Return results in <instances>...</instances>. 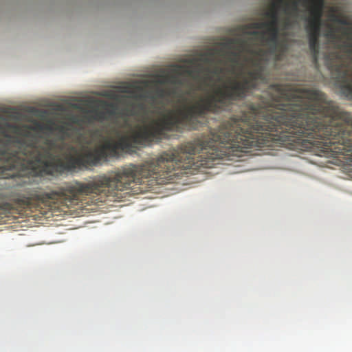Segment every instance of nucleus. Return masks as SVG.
<instances>
[{"mask_svg": "<svg viewBox=\"0 0 352 352\" xmlns=\"http://www.w3.org/2000/svg\"><path fill=\"white\" fill-rule=\"evenodd\" d=\"M224 68L219 65H215L213 69L209 67H203L204 76L201 79V84H204V87H209V82L212 80V76H216L218 77L217 81L221 82V78L219 77L221 74L224 72Z\"/></svg>", "mask_w": 352, "mask_h": 352, "instance_id": "1a4fd4ad", "label": "nucleus"}, {"mask_svg": "<svg viewBox=\"0 0 352 352\" xmlns=\"http://www.w3.org/2000/svg\"><path fill=\"white\" fill-rule=\"evenodd\" d=\"M110 106L112 107V109L109 111V113L111 115H115L116 113L115 107L112 104H111Z\"/></svg>", "mask_w": 352, "mask_h": 352, "instance_id": "a211bd4d", "label": "nucleus"}, {"mask_svg": "<svg viewBox=\"0 0 352 352\" xmlns=\"http://www.w3.org/2000/svg\"><path fill=\"white\" fill-rule=\"evenodd\" d=\"M310 15L306 19L307 25L306 29L321 30L322 16L323 10L309 7Z\"/></svg>", "mask_w": 352, "mask_h": 352, "instance_id": "6e6552de", "label": "nucleus"}, {"mask_svg": "<svg viewBox=\"0 0 352 352\" xmlns=\"http://www.w3.org/2000/svg\"><path fill=\"white\" fill-rule=\"evenodd\" d=\"M327 36L330 38H336V34L335 30L333 28H331L328 31V32L327 34Z\"/></svg>", "mask_w": 352, "mask_h": 352, "instance_id": "dca6fc26", "label": "nucleus"}, {"mask_svg": "<svg viewBox=\"0 0 352 352\" xmlns=\"http://www.w3.org/2000/svg\"><path fill=\"white\" fill-rule=\"evenodd\" d=\"M253 31H265L267 32V37H268V24L267 21L253 22L243 26V33L248 36H245V38L248 39L250 42H252V44L254 46H257L256 43H258L259 45L261 46H265L264 45H262L259 41L254 40L252 38L251 32Z\"/></svg>", "mask_w": 352, "mask_h": 352, "instance_id": "423d86ee", "label": "nucleus"}, {"mask_svg": "<svg viewBox=\"0 0 352 352\" xmlns=\"http://www.w3.org/2000/svg\"><path fill=\"white\" fill-rule=\"evenodd\" d=\"M38 127L41 128V125L39 124H36Z\"/></svg>", "mask_w": 352, "mask_h": 352, "instance_id": "412c9836", "label": "nucleus"}, {"mask_svg": "<svg viewBox=\"0 0 352 352\" xmlns=\"http://www.w3.org/2000/svg\"><path fill=\"white\" fill-rule=\"evenodd\" d=\"M324 0H305V3L309 4V7L323 10Z\"/></svg>", "mask_w": 352, "mask_h": 352, "instance_id": "ddd939ff", "label": "nucleus"}, {"mask_svg": "<svg viewBox=\"0 0 352 352\" xmlns=\"http://www.w3.org/2000/svg\"><path fill=\"white\" fill-rule=\"evenodd\" d=\"M221 45L229 50L224 51L221 48V56L244 59V62L250 63L252 68L245 72L241 71V80L228 78L206 91L192 105L179 110V113L185 119L207 112L218 114L230 111L236 102L245 99L257 87L258 82H264L266 80L264 72L270 54L268 50L254 46L252 42L244 37L229 38Z\"/></svg>", "mask_w": 352, "mask_h": 352, "instance_id": "7ed1b4c3", "label": "nucleus"}, {"mask_svg": "<svg viewBox=\"0 0 352 352\" xmlns=\"http://www.w3.org/2000/svg\"><path fill=\"white\" fill-rule=\"evenodd\" d=\"M138 107L140 108L141 109H143L144 108V107L142 104H138Z\"/></svg>", "mask_w": 352, "mask_h": 352, "instance_id": "aec40b11", "label": "nucleus"}, {"mask_svg": "<svg viewBox=\"0 0 352 352\" xmlns=\"http://www.w3.org/2000/svg\"><path fill=\"white\" fill-rule=\"evenodd\" d=\"M326 63L352 96L350 65L338 52L327 55ZM274 146L311 150L320 156L342 155L352 165V116L318 89L272 84L252 103V148Z\"/></svg>", "mask_w": 352, "mask_h": 352, "instance_id": "f257e3e1", "label": "nucleus"}, {"mask_svg": "<svg viewBox=\"0 0 352 352\" xmlns=\"http://www.w3.org/2000/svg\"><path fill=\"white\" fill-rule=\"evenodd\" d=\"M265 16L270 19L267 21L269 36L267 37L265 31H253L251 32L252 38L259 41L262 45H266L270 55L276 56V60H278L279 55L277 54L279 36L278 5L274 3L270 10L265 13Z\"/></svg>", "mask_w": 352, "mask_h": 352, "instance_id": "39448f33", "label": "nucleus"}, {"mask_svg": "<svg viewBox=\"0 0 352 352\" xmlns=\"http://www.w3.org/2000/svg\"><path fill=\"white\" fill-rule=\"evenodd\" d=\"M226 57L227 60L232 63L230 72L232 74L235 73L236 68L239 69L236 77H235L234 78H236L238 80H241V71L245 72L246 71L250 69L245 68L246 65H248V64L250 65V63L244 62V59H243V61L241 62V58H239L235 59L234 57H230V56H226Z\"/></svg>", "mask_w": 352, "mask_h": 352, "instance_id": "9d476101", "label": "nucleus"}, {"mask_svg": "<svg viewBox=\"0 0 352 352\" xmlns=\"http://www.w3.org/2000/svg\"><path fill=\"white\" fill-rule=\"evenodd\" d=\"M221 50L219 49H210L208 52L201 55L200 60L206 63L212 64L214 61V56L219 54L221 56Z\"/></svg>", "mask_w": 352, "mask_h": 352, "instance_id": "f8f14e48", "label": "nucleus"}, {"mask_svg": "<svg viewBox=\"0 0 352 352\" xmlns=\"http://www.w3.org/2000/svg\"><path fill=\"white\" fill-rule=\"evenodd\" d=\"M183 67H184V66L179 65H174L170 69V73L163 76L162 79L159 80V82L161 84L170 82L174 85L175 82H177L178 77L182 76L181 69Z\"/></svg>", "mask_w": 352, "mask_h": 352, "instance_id": "9b49d317", "label": "nucleus"}, {"mask_svg": "<svg viewBox=\"0 0 352 352\" xmlns=\"http://www.w3.org/2000/svg\"><path fill=\"white\" fill-rule=\"evenodd\" d=\"M293 8L294 10H297V3L296 2H294L293 3Z\"/></svg>", "mask_w": 352, "mask_h": 352, "instance_id": "6ab92c4d", "label": "nucleus"}, {"mask_svg": "<svg viewBox=\"0 0 352 352\" xmlns=\"http://www.w3.org/2000/svg\"><path fill=\"white\" fill-rule=\"evenodd\" d=\"M94 120H103L105 119L104 112L95 109L93 111V115L91 116Z\"/></svg>", "mask_w": 352, "mask_h": 352, "instance_id": "4468645a", "label": "nucleus"}, {"mask_svg": "<svg viewBox=\"0 0 352 352\" xmlns=\"http://www.w3.org/2000/svg\"><path fill=\"white\" fill-rule=\"evenodd\" d=\"M181 76H179L177 78V82H175V83L174 85H179V86H182L184 84V79H182L181 77Z\"/></svg>", "mask_w": 352, "mask_h": 352, "instance_id": "f3484780", "label": "nucleus"}, {"mask_svg": "<svg viewBox=\"0 0 352 352\" xmlns=\"http://www.w3.org/2000/svg\"><path fill=\"white\" fill-rule=\"evenodd\" d=\"M309 37V47L313 58L314 63H318L319 54V37L320 36V30H313L306 29Z\"/></svg>", "mask_w": 352, "mask_h": 352, "instance_id": "0eeeda50", "label": "nucleus"}, {"mask_svg": "<svg viewBox=\"0 0 352 352\" xmlns=\"http://www.w3.org/2000/svg\"><path fill=\"white\" fill-rule=\"evenodd\" d=\"M122 114L125 116H136V115H138V113L133 107H131V108H126V109H124Z\"/></svg>", "mask_w": 352, "mask_h": 352, "instance_id": "2eb2a0df", "label": "nucleus"}, {"mask_svg": "<svg viewBox=\"0 0 352 352\" xmlns=\"http://www.w3.org/2000/svg\"><path fill=\"white\" fill-rule=\"evenodd\" d=\"M181 65L184 66L181 69L182 76L186 74L194 79L199 80V85L197 89L201 91L202 93L191 100L182 95H179L177 100V104L174 107L160 112L161 116L160 119L152 120L149 124L138 126V130L133 131L132 134L122 136L118 144L121 148H129L133 151L138 146L146 145L155 140H160L166 131H179L181 133L184 130L197 129L199 125V118H204L208 113H213L212 112H207L201 116H196L191 118L185 119L179 113V110L184 109L185 107L192 105L206 91L211 90L215 86L219 85V84H214L209 89L204 87V84H201L203 76H200L201 73H204L202 66L199 65L197 68L192 69L185 65Z\"/></svg>", "mask_w": 352, "mask_h": 352, "instance_id": "20e7f679", "label": "nucleus"}, {"mask_svg": "<svg viewBox=\"0 0 352 352\" xmlns=\"http://www.w3.org/2000/svg\"><path fill=\"white\" fill-rule=\"evenodd\" d=\"M175 90L157 87L155 95L142 96L144 98H149L154 103L161 104L157 108L155 113L160 119V112L167 110L164 107L162 102H157V99H163L175 94ZM146 122L144 118L142 124H137L131 127L128 120L126 119L121 126L122 128H129V130L123 132L120 129L113 127L111 133L114 134L116 140L109 138L105 142L94 148H90L87 146H83V153H78L77 148L64 141L47 140L42 144H27L24 141V171L33 169L38 166H42L43 170L47 175H61L65 172L75 171L87 168L89 166H96L106 162L109 158L118 157L120 152L129 154L135 153L138 150L151 144L154 142H160L166 135L168 131H166L163 137L160 140H155L146 145L140 146L131 151V149L122 148L118 144L122 136L130 135L132 132L138 130V126L149 124L152 120Z\"/></svg>", "mask_w": 352, "mask_h": 352, "instance_id": "f03ea898", "label": "nucleus"}]
</instances>
